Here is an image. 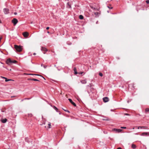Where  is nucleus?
<instances>
[{
  "label": "nucleus",
  "mask_w": 149,
  "mask_h": 149,
  "mask_svg": "<svg viewBox=\"0 0 149 149\" xmlns=\"http://www.w3.org/2000/svg\"><path fill=\"white\" fill-rule=\"evenodd\" d=\"M86 79L84 80H81V82L82 84H85L86 83Z\"/></svg>",
  "instance_id": "nucleus-8"
},
{
  "label": "nucleus",
  "mask_w": 149,
  "mask_h": 149,
  "mask_svg": "<svg viewBox=\"0 0 149 149\" xmlns=\"http://www.w3.org/2000/svg\"><path fill=\"white\" fill-rule=\"evenodd\" d=\"M141 126H139V127H137L138 129H139L140 128H141Z\"/></svg>",
  "instance_id": "nucleus-29"
},
{
  "label": "nucleus",
  "mask_w": 149,
  "mask_h": 149,
  "mask_svg": "<svg viewBox=\"0 0 149 149\" xmlns=\"http://www.w3.org/2000/svg\"><path fill=\"white\" fill-rule=\"evenodd\" d=\"M54 109L56 110L57 112H58V109L55 106H54Z\"/></svg>",
  "instance_id": "nucleus-20"
},
{
  "label": "nucleus",
  "mask_w": 149,
  "mask_h": 149,
  "mask_svg": "<svg viewBox=\"0 0 149 149\" xmlns=\"http://www.w3.org/2000/svg\"><path fill=\"white\" fill-rule=\"evenodd\" d=\"M49 29V27H47V28H46V29L47 30H48Z\"/></svg>",
  "instance_id": "nucleus-31"
},
{
  "label": "nucleus",
  "mask_w": 149,
  "mask_h": 149,
  "mask_svg": "<svg viewBox=\"0 0 149 149\" xmlns=\"http://www.w3.org/2000/svg\"><path fill=\"white\" fill-rule=\"evenodd\" d=\"M41 66H43L44 68H45L47 67V66H45V65H43L42 64H41Z\"/></svg>",
  "instance_id": "nucleus-25"
},
{
  "label": "nucleus",
  "mask_w": 149,
  "mask_h": 149,
  "mask_svg": "<svg viewBox=\"0 0 149 149\" xmlns=\"http://www.w3.org/2000/svg\"><path fill=\"white\" fill-rule=\"evenodd\" d=\"M41 50L42 51L45 52H47V49L46 48L43 47H41Z\"/></svg>",
  "instance_id": "nucleus-10"
},
{
  "label": "nucleus",
  "mask_w": 149,
  "mask_h": 149,
  "mask_svg": "<svg viewBox=\"0 0 149 149\" xmlns=\"http://www.w3.org/2000/svg\"><path fill=\"white\" fill-rule=\"evenodd\" d=\"M6 62L7 64L10 65L13 63H16L17 61L15 60H12L8 58L6 60Z\"/></svg>",
  "instance_id": "nucleus-1"
},
{
  "label": "nucleus",
  "mask_w": 149,
  "mask_h": 149,
  "mask_svg": "<svg viewBox=\"0 0 149 149\" xmlns=\"http://www.w3.org/2000/svg\"><path fill=\"white\" fill-rule=\"evenodd\" d=\"M73 70L74 72V73L75 74H76L78 73L77 71L76 68L75 67L74 68Z\"/></svg>",
  "instance_id": "nucleus-12"
},
{
  "label": "nucleus",
  "mask_w": 149,
  "mask_h": 149,
  "mask_svg": "<svg viewBox=\"0 0 149 149\" xmlns=\"http://www.w3.org/2000/svg\"><path fill=\"white\" fill-rule=\"evenodd\" d=\"M29 116L30 117H31L32 116V114H29Z\"/></svg>",
  "instance_id": "nucleus-30"
},
{
  "label": "nucleus",
  "mask_w": 149,
  "mask_h": 149,
  "mask_svg": "<svg viewBox=\"0 0 149 149\" xmlns=\"http://www.w3.org/2000/svg\"><path fill=\"white\" fill-rule=\"evenodd\" d=\"M45 128H46V127H46V126H45Z\"/></svg>",
  "instance_id": "nucleus-44"
},
{
  "label": "nucleus",
  "mask_w": 149,
  "mask_h": 149,
  "mask_svg": "<svg viewBox=\"0 0 149 149\" xmlns=\"http://www.w3.org/2000/svg\"><path fill=\"white\" fill-rule=\"evenodd\" d=\"M44 78V77H43Z\"/></svg>",
  "instance_id": "nucleus-39"
},
{
  "label": "nucleus",
  "mask_w": 149,
  "mask_h": 149,
  "mask_svg": "<svg viewBox=\"0 0 149 149\" xmlns=\"http://www.w3.org/2000/svg\"><path fill=\"white\" fill-rule=\"evenodd\" d=\"M103 101L104 102H106L109 101V99L107 97H105L103 98Z\"/></svg>",
  "instance_id": "nucleus-6"
},
{
  "label": "nucleus",
  "mask_w": 149,
  "mask_h": 149,
  "mask_svg": "<svg viewBox=\"0 0 149 149\" xmlns=\"http://www.w3.org/2000/svg\"><path fill=\"white\" fill-rule=\"evenodd\" d=\"M10 71H11V69H10Z\"/></svg>",
  "instance_id": "nucleus-42"
},
{
  "label": "nucleus",
  "mask_w": 149,
  "mask_h": 149,
  "mask_svg": "<svg viewBox=\"0 0 149 149\" xmlns=\"http://www.w3.org/2000/svg\"><path fill=\"white\" fill-rule=\"evenodd\" d=\"M62 109L64 111H65L66 112H68V113H69L70 112L68 110H65V109H64L63 108H62Z\"/></svg>",
  "instance_id": "nucleus-23"
},
{
  "label": "nucleus",
  "mask_w": 149,
  "mask_h": 149,
  "mask_svg": "<svg viewBox=\"0 0 149 149\" xmlns=\"http://www.w3.org/2000/svg\"><path fill=\"white\" fill-rule=\"evenodd\" d=\"M79 18L80 19H83L84 18V17L82 15H80L79 16Z\"/></svg>",
  "instance_id": "nucleus-18"
},
{
  "label": "nucleus",
  "mask_w": 149,
  "mask_h": 149,
  "mask_svg": "<svg viewBox=\"0 0 149 149\" xmlns=\"http://www.w3.org/2000/svg\"><path fill=\"white\" fill-rule=\"evenodd\" d=\"M33 54L34 55H36V53H34Z\"/></svg>",
  "instance_id": "nucleus-37"
},
{
  "label": "nucleus",
  "mask_w": 149,
  "mask_h": 149,
  "mask_svg": "<svg viewBox=\"0 0 149 149\" xmlns=\"http://www.w3.org/2000/svg\"><path fill=\"white\" fill-rule=\"evenodd\" d=\"M148 112H149V108H147L145 109V113H147Z\"/></svg>",
  "instance_id": "nucleus-17"
},
{
  "label": "nucleus",
  "mask_w": 149,
  "mask_h": 149,
  "mask_svg": "<svg viewBox=\"0 0 149 149\" xmlns=\"http://www.w3.org/2000/svg\"><path fill=\"white\" fill-rule=\"evenodd\" d=\"M106 120H108V119H106Z\"/></svg>",
  "instance_id": "nucleus-46"
},
{
  "label": "nucleus",
  "mask_w": 149,
  "mask_h": 149,
  "mask_svg": "<svg viewBox=\"0 0 149 149\" xmlns=\"http://www.w3.org/2000/svg\"><path fill=\"white\" fill-rule=\"evenodd\" d=\"M146 2L148 4L149 3V0L146 1Z\"/></svg>",
  "instance_id": "nucleus-26"
},
{
  "label": "nucleus",
  "mask_w": 149,
  "mask_h": 149,
  "mask_svg": "<svg viewBox=\"0 0 149 149\" xmlns=\"http://www.w3.org/2000/svg\"><path fill=\"white\" fill-rule=\"evenodd\" d=\"M9 10L8 8H5L3 9V11L5 14H7L9 13Z\"/></svg>",
  "instance_id": "nucleus-5"
},
{
  "label": "nucleus",
  "mask_w": 149,
  "mask_h": 149,
  "mask_svg": "<svg viewBox=\"0 0 149 149\" xmlns=\"http://www.w3.org/2000/svg\"><path fill=\"white\" fill-rule=\"evenodd\" d=\"M125 115H129V114L128 113H125L124 114Z\"/></svg>",
  "instance_id": "nucleus-32"
},
{
  "label": "nucleus",
  "mask_w": 149,
  "mask_h": 149,
  "mask_svg": "<svg viewBox=\"0 0 149 149\" xmlns=\"http://www.w3.org/2000/svg\"><path fill=\"white\" fill-rule=\"evenodd\" d=\"M121 128H123V129H126V127H121Z\"/></svg>",
  "instance_id": "nucleus-28"
},
{
  "label": "nucleus",
  "mask_w": 149,
  "mask_h": 149,
  "mask_svg": "<svg viewBox=\"0 0 149 149\" xmlns=\"http://www.w3.org/2000/svg\"><path fill=\"white\" fill-rule=\"evenodd\" d=\"M142 135H149V132H143L142 134Z\"/></svg>",
  "instance_id": "nucleus-11"
},
{
  "label": "nucleus",
  "mask_w": 149,
  "mask_h": 149,
  "mask_svg": "<svg viewBox=\"0 0 149 149\" xmlns=\"http://www.w3.org/2000/svg\"><path fill=\"white\" fill-rule=\"evenodd\" d=\"M84 73L83 72H79L78 73L79 74H82Z\"/></svg>",
  "instance_id": "nucleus-27"
},
{
  "label": "nucleus",
  "mask_w": 149,
  "mask_h": 149,
  "mask_svg": "<svg viewBox=\"0 0 149 149\" xmlns=\"http://www.w3.org/2000/svg\"><path fill=\"white\" fill-rule=\"evenodd\" d=\"M25 100H29V98H25L24 99Z\"/></svg>",
  "instance_id": "nucleus-35"
},
{
  "label": "nucleus",
  "mask_w": 149,
  "mask_h": 149,
  "mask_svg": "<svg viewBox=\"0 0 149 149\" xmlns=\"http://www.w3.org/2000/svg\"><path fill=\"white\" fill-rule=\"evenodd\" d=\"M10 81H13V80L11 79H8L7 78H6L5 81L7 82Z\"/></svg>",
  "instance_id": "nucleus-19"
},
{
  "label": "nucleus",
  "mask_w": 149,
  "mask_h": 149,
  "mask_svg": "<svg viewBox=\"0 0 149 149\" xmlns=\"http://www.w3.org/2000/svg\"><path fill=\"white\" fill-rule=\"evenodd\" d=\"M48 126L47 127V128H50L51 127V123L50 122H48Z\"/></svg>",
  "instance_id": "nucleus-14"
},
{
  "label": "nucleus",
  "mask_w": 149,
  "mask_h": 149,
  "mask_svg": "<svg viewBox=\"0 0 149 149\" xmlns=\"http://www.w3.org/2000/svg\"><path fill=\"white\" fill-rule=\"evenodd\" d=\"M70 6V8H71V6Z\"/></svg>",
  "instance_id": "nucleus-45"
},
{
  "label": "nucleus",
  "mask_w": 149,
  "mask_h": 149,
  "mask_svg": "<svg viewBox=\"0 0 149 149\" xmlns=\"http://www.w3.org/2000/svg\"><path fill=\"white\" fill-rule=\"evenodd\" d=\"M98 22V21L96 22V24H97V23Z\"/></svg>",
  "instance_id": "nucleus-40"
},
{
  "label": "nucleus",
  "mask_w": 149,
  "mask_h": 149,
  "mask_svg": "<svg viewBox=\"0 0 149 149\" xmlns=\"http://www.w3.org/2000/svg\"><path fill=\"white\" fill-rule=\"evenodd\" d=\"M28 80H33L35 81H39V80H38L35 79H28Z\"/></svg>",
  "instance_id": "nucleus-13"
},
{
  "label": "nucleus",
  "mask_w": 149,
  "mask_h": 149,
  "mask_svg": "<svg viewBox=\"0 0 149 149\" xmlns=\"http://www.w3.org/2000/svg\"><path fill=\"white\" fill-rule=\"evenodd\" d=\"M28 74L30 75H36L40 76V75H39V74Z\"/></svg>",
  "instance_id": "nucleus-24"
},
{
  "label": "nucleus",
  "mask_w": 149,
  "mask_h": 149,
  "mask_svg": "<svg viewBox=\"0 0 149 149\" xmlns=\"http://www.w3.org/2000/svg\"><path fill=\"white\" fill-rule=\"evenodd\" d=\"M132 147L133 149H135L136 148V146L134 144H132Z\"/></svg>",
  "instance_id": "nucleus-16"
},
{
  "label": "nucleus",
  "mask_w": 149,
  "mask_h": 149,
  "mask_svg": "<svg viewBox=\"0 0 149 149\" xmlns=\"http://www.w3.org/2000/svg\"><path fill=\"white\" fill-rule=\"evenodd\" d=\"M2 78H4L5 79H6V78L5 77H2Z\"/></svg>",
  "instance_id": "nucleus-36"
},
{
  "label": "nucleus",
  "mask_w": 149,
  "mask_h": 149,
  "mask_svg": "<svg viewBox=\"0 0 149 149\" xmlns=\"http://www.w3.org/2000/svg\"><path fill=\"white\" fill-rule=\"evenodd\" d=\"M15 48L17 51L19 52H21L22 50V48L21 46H19L16 45H15Z\"/></svg>",
  "instance_id": "nucleus-2"
},
{
  "label": "nucleus",
  "mask_w": 149,
  "mask_h": 149,
  "mask_svg": "<svg viewBox=\"0 0 149 149\" xmlns=\"http://www.w3.org/2000/svg\"><path fill=\"white\" fill-rule=\"evenodd\" d=\"M14 14H15V15H17V13H16V12H15V13H14Z\"/></svg>",
  "instance_id": "nucleus-33"
},
{
  "label": "nucleus",
  "mask_w": 149,
  "mask_h": 149,
  "mask_svg": "<svg viewBox=\"0 0 149 149\" xmlns=\"http://www.w3.org/2000/svg\"><path fill=\"white\" fill-rule=\"evenodd\" d=\"M7 119L6 118H5L2 120V122L3 123H5L7 122Z\"/></svg>",
  "instance_id": "nucleus-15"
},
{
  "label": "nucleus",
  "mask_w": 149,
  "mask_h": 149,
  "mask_svg": "<svg viewBox=\"0 0 149 149\" xmlns=\"http://www.w3.org/2000/svg\"><path fill=\"white\" fill-rule=\"evenodd\" d=\"M117 149H122V148L120 147H119Z\"/></svg>",
  "instance_id": "nucleus-34"
},
{
  "label": "nucleus",
  "mask_w": 149,
  "mask_h": 149,
  "mask_svg": "<svg viewBox=\"0 0 149 149\" xmlns=\"http://www.w3.org/2000/svg\"><path fill=\"white\" fill-rule=\"evenodd\" d=\"M113 130H114L117 132H120L122 130L117 129H114Z\"/></svg>",
  "instance_id": "nucleus-9"
},
{
  "label": "nucleus",
  "mask_w": 149,
  "mask_h": 149,
  "mask_svg": "<svg viewBox=\"0 0 149 149\" xmlns=\"http://www.w3.org/2000/svg\"><path fill=\"white\" fill-rule=\"evenodd\" d=\"M12 22L14 24V25H15L17 23L18 20L14 18L12 20Z\"/></svg>",
  "instance_id": "nucleus-3"
},
{
  "label": "nucleus",
  "mask_w": 149,
  "mask_h": 149,
  "mask_svg": "<svg viewBox=\"0 0 149 149\" xmlns=\"http://www.w3.org/2000/svg\"><path fill=\"white\" fill-rule=\"evenodd\" d=\"M47 33H49V31H47Z\"/></svg>",
  "instance_id": "nucleus-38"
},
{
  "label": "nucleus",
  "mask_w": 149,
  "mask_h": 149,
  "mask_svg": "<svg viewBox=\"0 0 149 149\" xmlns=\"http://www.w3.org/2000/svg\"><path fill=\"white\" fill-rule=\"evenodd\" d=\"M14 97V96H11V97Z\"/></svg>",
  "instance_id": "nucleus-41"
},
{
  "label": "nucleus",
  "mask_w": 149,
  "mask_h": 149,
  "mask_svg": "<svg viewBox=\"0 0 149 149\" xmlns=\"http://www.w3.org/2000/svg\"><path fill=\"white\" fill-rule=\"evenodd\" d=\"M141 128L147 129V127L146 126H141Z\"/></svg>",
  "instance_id": "nucleus-21"
},
{
  "label": "nucleus",
  "mask_w": 149,
  "mask_h": 149,
  "mask_svg": "<svg viewBox=\"0 0 149 149\" xmlns=\"http://www.w3.org/2000/svg\"><path fill=\"white\" fill-rule=\"evenodd\" d=\"M68 100L70 102L74 107H76V104L75 103H74L73 102L71 99L70 98L68 99Z\"/></svg>",
  "instance_id": "nucleus-7"
},
{
  "label": "nucleus",
  "mask_w": 149,
  "mask_h": 149,
  "mask_svg": "<svg viewBox=\"0 0 149 149\" xmlns=\"http://www.w3.org/2000/svg\"><path fill=\"white\" fill-rule=\"evenodd\" d=\"M99 74L101 77H102L103 76V74L101 72L99 73Z\"/></svg>",
  "instance_id": "nucleus-22"
},
{
  "label": "nucleus",
  "mask_w": 149,
  "mask_h": 149,
  "mask_svg": "<svg viewBox=\"0 0 149 149\" xmlns=\"http://www.w3.org/2000/svg\"><path fill=\"white\" fill-rule=\"evenodd\" d=\"M23 35L25 38H27L29 36V33L26 32H24L23 33Z\"/></svg>",
  "instance_id": "nucleus-4"
},
{
  "label": "nucleus",
  "mask_w": 149,
  "mask_h": 149,
  "mask_svg": "<svg viewBox=\"0 0 149 149\" xmlns=\"http://www.w3.org/2000/svg\"><path fill=\"white\" fill-rule=\"evenodd\" d=\"M1 22V20L0 19V23Z\"/></svg>",
  "instance_id": "nucleus-43"
}]
</instances>
